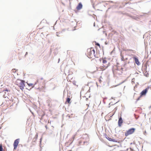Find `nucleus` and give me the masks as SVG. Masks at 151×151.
Returning a JSON list of instances; mask_svg holds the SVG:
<instances>
[{
  "label": "nucleus",
  "instance_id": "f257e3e1",
  "mask_svg": "<svg viewBox=\"0 0 151 151\" xmlns=\"http://www.w3.org/2000/svg\"><path fill=\"white\" fill-rule=\"evenodd\" d=\"M102 61V65L99 68H97V71H103L106 69L110 66L109 63L105 59L103 58Z\"/></svg>",
  "mask_w": 151,
  "mask_h": 151
},
{
  "label": "nucleus",
  "instance_id": "f03ea898",
  "mask_svg": "<svg viewBox=\"0 0 151 151\" xmlns=\"http://www.w3.org/2000/svg\"><path fill=\"white\" fill-rule=\"evenodd\" d=\"M95 53V51L93 48L88 49L87 50V56L90 58H93L94 57H96Z\"/></svg>",
  "mask_w": 151,
  "mask_h": 151
},
{
  "label": "nucleus",
  "instance_id": "7ed1b4c3",
  "mask_svg": "<svg viewBox=\"0 0 151 151\" xmlns=\"http://www.w3.org/2000/svg\"><path fill=\"white\" fill-rule=\"evenodd\" d=\"M16 84L22 90H23L25 86L24 81L23 80H17L16 81Z\"/></svg>",
  "mask_w": 151,
  "mask_h": 151
},
{
  "label": "nucleus",
  "instance_id": "20e7f679",
  "mask_svg": "<svg viewBox=\"0 0 151 151\" xmlns=\"http://www.w3.org/2000/svg\"><path fill=\"white\" fill-rule=\"evenodd\" d=\"M135 129L134 128H132L126 131L125 132V135L127 137L128 136L133 133L135 132Z\"/></svg>",
  "mask_w": 151,
  "mask_h": 151
},
{
  "label": "nucleus",
  "instance_id": "39448f33",
  "mask_svg": "<svg viewBox=\"0 0 151 151\" xmlns=\"http://www.w3.org/2000/svg\"><path fill=\"white\" fill-rule=\"evenodd\" d=\"M19 139H16L14 143L13 146L14 147V150H15L17 149V146L19 142Z\"/></svg>",
  "mask_w": 151,
  "mask_h": 151
},
{
  "label": "nucleus",
  "instance_id": "423d86ee",
  "mask_svg": "<svg viewBox=\"0 0 151 151\" xmlns=\"http://www.w3.org/2000/svg\"><path fill=\"white\" fill-rule=\"evenodd\" d=\"M42 86H40L38 88L40 91H42V90L44 89L45 88V85L44 82H43L42 83Z\"/></svg>",
  "mask_w": 151,
  "mask_h": 151
},
{
  "label": "nucleus",
  "instance_id": "0eeeda50",
  "mask_svg": "<svg viewBox=\"0 0 151 151\" xmlns=\"http://www.w3.org/2000/svg\"><path fill=\"white\" fill-rule=\"evenodd\" d=\"M147 91V88L142 91L140 93V97L143 96L145 95Z\"/></svg>",
  "mask_w": 151,
  "mask_h": 151
},
{
  "label": "nucleus",
  "instance_id": "6e6552de",
  "mask_svg": "<svg viewBox=\"0 0 151 151\" xmlns=\"http://www.w3.org/2000/svg\"><path fill=\"white\" fill-rule=\"evenodd\" d=\"M123 123V120L121 116L118 122V126L119 127H121L122 126V123Z\"/></svg>",
  "mask_w": 151,
  "mask_h": 151
},
{
  "label": "nucleus",
  "instance_id": "1a4fd4ad",
  "mask_svg": "<svg viewBox=\"0 0 151 151\" xmlns=\"http://www.w3.org/2000/svg\"><path fill=\"white\" fill-rule=\"evenodd\" d=\"M133 58L134 60L135 61V63L137 65H139L140 64V63L139 61L138 58H137L135 57H133Z\"/></svg>",
  "mask_w": 151,
  "mask_h": 151
},
{
  "label": "nucleus",
  "instance_id": "9d476101",
  "mask_svg": "<svg viewBox=\"0 0 151 151\" xmlns=\"http://www.w3.org/2000/svg\"><path fill=\"white\" fill-rule=\"evenodd\" d=\"M82 7V5L81 3H79L78 6L76 7V9L77 10H79Z\"/></svg>",
  "mask_w": 151,
  "mask_h": 151
},
{
  "label": "nucleus",
  "instance_id": "9b49d317",
  "mask_svg": "<svg viewBox=\"0 0 151 151\" xmlns=\"http://www.w3.org/2000/svg\"><path fill=\"white\" fill-rule=\"evenodd\" d=\"M106 138L109 141H112L114 142H117V141L115 139H113L109 137H106Z\"/></svg>",
  "mask_w": 151,
  "mask_h": 151
},
{
  "label": "nucleus",
  "instance_id": "f8f14e48",
  "mask_svg": "<svg viewBox=\"0 0 151 151\" xmlns=\"http://www.w3.org/2000/svg\"><path fill=\"white\" fill-rule=\"evenodd\" d=\"M70 101V98L67 97L66 99V102H67L68 104H70L71 103Z\"/></svg>",
  "mask_w": 151,
  "mask_h": 151
},
{
  "label": "nucleus",
  "instance_id": "ddd939ff",
  "mask_svg": "<svg viewBox=\"0 0 151 151\" xmlns=\"http://www.w3.org/2000/svg\"><path fill=\"white\" fill-rule=\"evenodd\" d=\"M17 70L15 69H14L12 70V73H15Z\"/></svg>",
  "mask_w": 151,
  "mask_h": 151
},
{
  "label": "nucleus",
  "instance_id": "4468645a",
  "mask_svg": "<svg viewBox=\"0 0 151 151\" xmlns=\"http://www.w3.org/2000/svg\"><path fill=\"white\" fill-rule=\"evenodd\" d=\"M135 78H132V83H135Z\"/></svg>",
  "mask_w": 151,
  "mask_h": 151
},
{
  "label": "nucleus",
  "instance_id": "2eb2a0df",
  "mask_svg": "<svg viewBox=\"0 0 151 151\" xmlns=\"http://www.w3.org/2000/svg\"><path fill=\"white\" fill-rule=\"evenodd\" d=\"M3 149L2 146V145H0V151H3Z\"/></svg>",
  "mask_w": 151,
  "mask_h": 151
},
{
  "label": "nucleus",
  "instance_id": "dca6fc26",
  "mask_svg": "<svg viewBox=\"0 0 151 151\" xmlns=\"http://www.w3.org/2000/svg\"><path fill=\"white\" fill-rule=\"evenodd\" d=\"M95 45H97L99 46L100 47V44L98 43H96V42H95Z\"/></svg>",
  "mask_w": 151,
  "mask_h": 151
},
{
  "label": "nucleus",
  "instance_id": "f3484780",
  "mask_svg": "<svg viewBox=\"0 0 151 151\" xmlns=\"http://www.w3.org/2000/svg\"><path fill=\"white\" fill-rule=\"evenodd\" d=\"M141 97H140V96L139 97V98H138L137 99V101H138L139 100V99L140 98H141Z\"/></svg>",
  "mask_w": 151,
  "mask_h": 151
},
{
  "label": "nucleus",
  "instance_id": "a211bd4d",
  "mask_svg": "<svg viewBox=\"0 0 151 151\" xmlns=\"http://www.w3.org/2000/svg\"><path fill=\"white\" fill-rule=\"evenodd\" d=\"M5 91H9V90H8L7 89H5Z\"/></svg>",
  "mask_w": 151,
  "mask_h": 151
},
{
  "label": "nucleus",
  "instance_id": "6ab92c4d",
  "mask_svg": "<svg viewBox=\"0 0 151 151\" xmlns=\"http://www.w3.org/2000/svg\"><path fill=\"white\" fill-rule=\"evenodd\" d=\"M57 36H59L58 35V33H57Z\"/></svg>",
  "mask_w": 151,
  "mask_h": 151
},
{
  "label": "nucleus",
  "instance_id": "aec40b11",
  "mask_svg": "<svg viewBox=\"0 0 151 151\" xmlns=\"http://www.w3.org/2000/svg\"><path fill=\"white\" fill-rule=\"evenodd\" d=\"M109 2H111V3H112V2H113V1H109Z\"/></svg>",
  "mask_w": 151,
  "mask_h": 151
},
{
  "label": "nucleus",
  "instance_id": "412c9836",
  "mask_svg": "<svg viewBox=\"0 0 151 151\" xmlns=\"http://www.w3.org/2000/svg\"><path fill=\"white\" fill-rule=\"evenodd\" d=\"M145 133H144V134H145V133H146V131H145Z\"/></svg>",
  "mask_w": 151,
  "mask_h": 151
},
{
  "label": "nucleus",
  "instance_id": "4be33fe9",
  "mask_svg": "<svg viewBox=\"0 0 151 151\" xmlns=\"http://www.w3.org/2000/svg\"><path fill=\"white\" fill-rule=\"evenodd\" d=\"M130 50V51L132 50Z\"/></svg>",
  "mask_w": 151,
  "mask_h": 151
},
{
  "label": "nucleus",
  "instance_id": "5701e85b",
  "mask_svg": "<svg viewBox=\"0 0 151 151\" xmlns=\"http://www.w3.org/2000/svg\"><path fill=\"white\" fill-rule=\"evenodd\" d=\"M123 59H124V58H122V60H123Z\"/></svg>",
  "mask_w": 151,
  "mask_h": 151
},
{
  "label": "nucleus",
  "instance_id": "b1692460",
  "mask_svg": "<svg viewBox=\"0 0 151 151\" xmlns=\"http://www.w3.org/2000/svg\"><path fill=\"white\" fill-rule=\"evenodd\" d=\"M123 59H124V58H122V60H123Z\"/></svg>",
  "mask_w": 151,
  "mask_h": 151
}]
</instances>
